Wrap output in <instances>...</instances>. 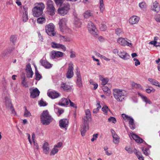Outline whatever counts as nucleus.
<instances>
[{
	"instance_id": "nucleus-1",
	"label": "nucleus",
	"mask_w": 160,
	"mask_h": 160,
	"mask_svg": "<svg viewBox=\"0 0 160 160\" xmlns=\"http://www.w3.org/2000/svg\"><path fill=\"white\" fill-rule=\"evenodd\" d=\"M112 94L118 102H122L125 98L126 92L123 90L115 88L112 90Z\"/></svg>"
},
{
	"instance_id": "nucleus-2",
	"label": "nucleus",
	"mask_w": 160,
	"mask_h": 160,
	"mask_svg": "<svg viewBox=\"0 0 160 160\" xmlns=\"http://www.w3.org/2000/svg\"><path fill=\"white\" fill-rule=\"evenodd\" d=\"M40 117L41 122L43 125H48L52 121V118L47 110L43 111Z\"/></svg>"
},
{
	"instance_id": "nucleus-3",
	"label": "nucleus",
	"mask_w": 160,
	"mask_h": 160,
	"mask_svg": "<svg viewBox=\"0 0 160 160\" xmlns=\"http://www.w3.org/2000/svg\"><path fill=\"white\" fill-rule=\"evenodd\" d=\"M45 8V5L42 2L38 3L37 6L34 7L32 9L34 17H38L41 15L43 12V10Z\"/></svg>"
},
{
	"instance_id": "nucleus-4",
	"label": "nucleus",
	"mask_w": 160,
	"mask_h": 160,
	"mask_svg": "<svg viewBox=\"0 0 160 160\" xmlns=\"http://www.w3.org/2000/svg\"><path fill=\"white\" fill-rule=\"evenodd\" d=\"M67 20L65 18L60 20L59 25L61 31L63 32H70L71 30L66 26Z\"/></svg>"
},
{
	"instance_id": "nucleus-5",
	"label": "nucleus",
	"mask_w": 160,
	"mask_h": 160,
	"mask_svg": "<svg viewBox=\"0 0 160 160\" xmlns=\"http://www.w3.org/2000/svg\"><path fill=\"white\" fill-rule=\"evenodd\" d=\"M70 8V5L68 3H64L62 7L58 9V12L62 15L64 16L68 13Z\"/></svg>"
},
{
	"instance_id": "nucleus-6",
	"label": "nucleus",
	"mask_w": 160,
	"mask_h": 160,
	"mask_svg": "<svg viewBox=\"0 0 160 160\" xmlns=\"http://www.w3.org/2000/svg\"><path fill=\"white\" fill-rule=\"evenodd\" d=\"M87 28L90 32L94 37H96L98 35L97 29L95 25L92 22H88Z\"/></svg>"
},
{
	"instance_id": "nucleus-7",
	"label": "nucleus",
	"mask_w": 160,
	"mask_h": 160,
	"mask_svg": "<svg viewBox=\"0 0 160 160\" xmlns=\"http://www.w3.org/2000/svg\"><path fill=\"white\" fill-rule=\"evenodd\" d=\"M47 9L51 15H53L55 13L56 9L54 6V3L52 0H47Z\"/></svg>"
},
{
	"instance_id": "nucleus-8",
	"label": "nucleus",
	"mask_w": 160,
	"mask_h": 160,
	"mask_svg": "<svg viewBox=\"0 0 160 160\" xmlns=\"http://www.w3.org/2000/svg\"><path fill=\"white\" fill-rule=\"evenodd\" d=\"M54 28V25L52 23H50L46 26V32L48 35L52 36H54L55 33Z\"/></svg>"
},
{
	"instance_id": "nucleus-9",
	"label": "nucleus",
	"mask_w": 160,
	"mask_h": 160,
	"mask_svg": "<svg viewBox=\"0 0 160 160\" xmlns=\"http://www.w3.org/2000/svg\"><path fill=\"white\" fill-rule=\"evenodd\" d=\"M122 116L125 120H127L129 121V124L131 129L132 130L134 129L135 128V125L134 123V120L132 118L124 114H122Z\"/></svg>"
},
{
	"instance_id": "nucleus-10",
	"label": "nucleus",
	"mask_w": 160,
	"mask_h": 160,
	"mask_svg": "<svg viewBox=\"0 0 160 160\" xmlns=\"http://www.w3.org/2000/svg\"><path fill=\"white\" fill-rule=\"evenodd\" d=\"M63 56V52L60 51L53 50L50 54V58L51 59L54 60L62 57Z\"/></svg>"
},
{
	"instance_id": "nucleus-11",
	"label": "nucleus",
	"mask_w": 160,
	"mask_h": 160,
	"mask_svg": "<svg viewBox=\"0 0 160 160\" xmlns=\"http://www.w3.org/2000/svg\"><path fill=\"white\" fill-rule=\"evenodd\" d=\"M127 38H120L117 40L118 42L121 46H127L130 47H132V44L131 43L128 42L127 40Z\"/></svg>"
},
{
	"instance_id": "nucleus-12",
	"label": "nucleus",
	"mask_w": 160,
	"mask_h": 160,
	"mask_svg": "<svg viewBox=\"0 0 160 160\" xmlns=\"http://www.w3.org/2000/svg\"><path fill=\"white\" fill-rule=\"evenodd\" d=\"M76 84L78 87H81L82 86V79L80 71L78 68L76 69Z\"/></svg>"
},
{
	"instance_id": "nucleus-13",
	"label": "nucleus",
	"mask_w": 160,
	"mask_h": 160,
	"mask_svg": "<svg viewBox=\"0 0 160 160\" xmlns=\"http://www.w3.org/2000/svg\"><path fill=\"white\" fill-rule=\"evenodd\" d=\"M73 64L71 62L68 64V70L66 73V77L68 78H71L73 76Z\"/></svg>"
},
{
	"instance_id": "nucleus-14",
	"label": "nucleus",
	"mask_w": 160,
	"mask_h": 160,
	"mask_svg": "<svg viewBox=\"0 0 160 160\" xmlns=\"http://www.w3.org/2000/svg\"><path fill=\"white\" fill-rule=\"evenodd\" d=\"M30 93V96L31 98H34L38 97L40 94V92L38 89L36 88H29Z\"/></svg>"
},
{
	"instance_id": "nucleus-15",
	"label": "nucleus",
	"mask_w": 160,
	"mask_h": 160,
	"mask_svg": "<svg viewBox=\"0 0 160 160\" xmlns=\"http://www.w3.org/2000/svg\"><path fill=\"white\" fill-rule=\"evenodd\" d=\"M48 96L52 99H55L60 96V94L56 91L52 90H49L47 92Z\"/></svg>"
},
{
	"instance_id": "nucleus-16",
	"label": "nucleus",
	"mask_w": 160,
	"mask_h": 160,
	"mask_svg": "<svg viewBox=\"0 0 160 160\" xmlns=\"http://www.w3.org/2000/svg\"><path fill=\"white\" fill-rule=\"evenodd\" d=\"M25 71L27 77L28 78H32L33 72L32 70L31 65L29 63H28L27 65Z\"/></svg>"
},
{
	"instance_id": "nucleus-17",
	"label": "nucleus",
	"mask_w": 160,
	"mask_h": 160,
	"mask_svg": "<svg viewBox=\"0 0 160 160\" xmlns=\"http://www.w3.org/2000/svg\"><path fill=\"white\" fill-rule=\"evenodd\" d=\"M51 44L52 47L53 48L61 49L63 51H65L66 50V47L63 44H59L54 42H52Z\"/></svg>"
},
{
	"instance_id": "nucleus-18",
	"label": "nucleus",
	"mask_w": 160,
	"mask_h": 160,
	"mask_svg": "<svg viewBox=\"0 0 160 160\" xmlns=\"http://www.w3.org/2000/svg\"><path fill=\"white\" fill-rule=\"evenodd\" d=\"M68 121L67 119H63L59 121V125L60 128H64L66 130L68 126Z\"/></svg>"
},
{
	"instance_id": "nucleus-19",
	"label": "nucleus",
	"mask_w": 160,
	"mask_h": 160,
	"mask_svg": "<svg viewBox=\"0 0 160 160\" xmlns=\"http://www.w3.org/2000/svg\"><path fill=\"white\" fill-rule=\"evenodd\" d=\"M118 56L124 60L129 59L130 57V56L124 51H121L118 54Z\"/></svg>"
},
{
	"instance_id": "nucleus-20",
	"label": "nucleus",
	"mask_w": 160,
	"mask_h": 160,
	"mask_svg": "<svg viewBox=\"0 0 160 160\" xmlns=\"http://www.w3.org/2000/svg\"><path fill=\"white\" fill-rule=\"evenodd\" d=\"M85 116L83 118V122L84 123L88 122V120L91 119V114L90 110L89 109H87L85 110Z\"/></svg>"
},
{
	"instance_id": "nucleus-21",
	"label": "nucleus",
	"mask_w": 160,
	"mask_h": 160,
	"mask_svg": "<svg viewBox=\"0 0 160 160\" xmlns=\"http://www.w3.org/2000/svg\"><path fill=\"white\" fill-rule=\"evenodd\" d=\"M111 132L113 138V142L115 144H118L119 142V138L113 129L111 130Z\"/></svg>"
},
{
	"instance_id": "nucleus-22",
	"label": "nucleus",
	"mask_w": 160,
	"mask_h": 160,
	"mask_svg": "<svg viewBox=\"0 0 160 160\" xmlns=\"http://www.w3.org/2000/svg\"><path fill=\"white\" fill-rule=\"evenodd\" d=\"M130 138H132L137 143H142L143 142V139L138 135L133 133H131L129 135Z\"/></svg>"
},
{
	"instance_id": "nucleus-23",
	"label": "nucleus",
	"mask_w": 160,
	"mask_h": 160,
	"mask_svg": "<svg viewBox=\"0 0 160 160\" xmlns=\"http://www.w3.org/2000/svg\"><path fill=\"white\" fill-rule=\"evenodd\" d=\"M83 124L82 126L81 127V135L82 136H84L85 135V132L88 129V122L87 123H84V122H83Z\"/></svg>"
},
{
	"instance_id": "nucleus-24",
	"label": "nucleus",
	"mask_w": 160,
	"mask_h": 160,
	"mask_svg": "<svg viewBox=\"0 0 160 160\" xmlns=\"http://www.w3.org/2000/svg\"><path fill=\"white\" fill-rule=\"evenodd\" d=\"M42 65L46 68H49L52 67V64L48 62L46 60L41 59L40 61Z\"/></svg>"
},
{
	"instance_id": "nucleus-25",
	"label": "nucleus",
	"mask_w": 160,
	"mask_h": 160,
	"mask_svg": "<svg viewBox=\"0 0 160 160\" xmlns=\"http://www.w3.org/2000/svg\"><path fill=\"white\" fill-rule=\"evenodd\" d=\"M152 10L158 12L160 10V6L159 3L156 1L154 2L152 7Z\"/></svg>"
},
{
	"instance_id": "nucleus-26",
	"label": "nucleus",
	"mask_w": 160,
	"mask_h": 160,
	"mask_svg": "<svg viewBox=\"0 0 160 160\" xmlns=\"http://www.w3.org/2000/svg\"><path fill=\"white\" fill-rule=\"evenodd\" d=\"M139 18L136 16H133L131 17L129 20V22L131 24H133L138 23Z\"/></svg>"
},
{
	"instance_id": "nucleus-27",
	"label": "nucleus",
	"mask_w": 160,
	"mask_h": 160,
	"mask_svg": "<svg viewBox=\"0 0 160 160\" xmlns=\"http://www.w3.org/2000/svg\"><path fill=\"white\" fill-rule=\"evenodd\" d=\"M42 149L44 153L48 154L49 151V145L47 142H45L43 144Z\"/></svg>"
},
{
	"instance_id": "nucleus-28",
	"label": "nucleus",
	"mask_w": 160,
	"mask_h": 160,
	"mask_svg": "<svg viewBox=\"0 0 160 160\" xmlns=\"http://www.w3.org/2000/svg\"><path fill=\"white\" fill-rule=\"evenodd\" d=\"M138 95L140 97L143 101L144 102H146V103L147 104H152V102L150 101V100L149 99H148L146 96L142 95L140 92H138Z\"/></svg>"
},
{
	"instance_id": "nucleus-29",
	"label": "nucleus",
	"mask_w": 160,
	"mask_h": 160,
	"mask_svg": "<svg viewBox=\"0 0 160 160\" xmlns=\"http://www.w3.org/2000/svg\"><path fill=\"white\" fill-rule=\"evenodd\" d=\"M23 11L22 20L24 22H26L28 19V9L24 7Z\"/></svg>"
},
{
	"instance_id": "nucleus-30",
	"label": "nucleus",
	"mask_w": 160,
	"mask_h": 160,
	"mask_svg": "<svg viewBox=\"0 0 160 160\" xmlns=\"http://www.w3.org/2000/svg\"><path fill=\"white\" fill-rule=\"evenodd\" d=\"M69 99H68L67 98H63L58 103V104L61 106L68 105L69 103Z\"/></svg>"
},
{
	"instance_id": "nucleus-31",
	"label": "nucleus",
	"mask_w": 160,
	"mask_h": 160,
	"mask_svg": "<svg viewBox=\"0 0 160 160\" xmlns=\"http://www.w3.org/2000/svg\"><path fill=\"white\" fill-rule=\"evenodd\" d=\"M99 80L101 81V84L103 86H105L108 82V79L107 78H104L103 76L99 75Z\"/></svg>"
},
{
	"instance_id": "nucleus-32",
	"label": "nucleus",
	"mask_w": 160,
	"mask_h": 160,
	"mask_svg": "<svg viewBox=\"0 0 160 160\" xmlns=\"http://www.w3.org/2000/svg\"><path fill=\"white\" fill-rule=\"evenodd\" d=\"M54 111L55 112L58 116L62 114L64 112L63 109L59 108L57 106L54 105Z\"/></svg>"
},
{
	"instance_id": "nucleus-33",
	"label": "nucleus",
	"mask_w": 160,
	"mask_h": 160,
	"mask_svg": "<svg viewBox=\"0 0 160 160\" xmlns=\"http://www.w3.org/2000/svg\"><path fill=\"white\" fill-rule=\"evenodd\" d=\"M102 89L105 94L107 96H109L111 94V91L110 89L107 86H103L102 87Z\"/></svg>"
},
{
	"instance_id": "nucleus-34",
	"label": "nucleus",
	"mask_w": 160,
	"mask_h": 160,
	"mask_svg": "<svg viewBox=\"0 0 160 160\" xmlns=\"http://www.w3.org/2000/svg\"><path fill=\"white\" fill-rule=\"evenodd\" d=\"M81 22L79 19L77 17L74 18V24L76 28H79L81 25Z\"/></svg>"
},
{
	"instance_id": "nucleus-35",
	"label": "nucleus",
	"mask_w": 160,
	"mask_h": 160,
	"mask_svg": "<svg viewBox=\"0 0 160 160\" xmlns=\"http://www.w3.org/2000/svg\"><path fill=\"white\" fill-rule=\"evenodd\" d=\"M59 38L60 40L63 42H70L71 40L70 38L66 36H63L60 35Z\"/></svg>"
},
{
	"instance_id": "nucleus-36",
	"label": "nucleus",
	"mask_w": 160,
	"mask_h": 160,
	"mask_svg": "<svg viewBox=\"0 0 160 160\" xmlns=\"http://www.w3.org/2000/svg\"><path fill=\"white\" fill-rule=\"evenodd\" d=\"M61 88L63 90L66 91L70 89V87L66 83L62 82L61 84Z\"/></svg>"
},
{
	"instance_id": "nucleus-37",
	"label": "nucleus",
	"mask_w": 160,
	"mask_h": 160,
	"mask_svg": "<svg viewBox=\"0 0 160 160\" xmlns=\"http://www.w3.org/2000/svg\"><path fill=\"white\" fill-rule=\"evenodd\" d=\"M92 15L93 13L92 11L90 10L87 11L84 13V16L85 18H88Z\"/></svg>"
},
{
	"instance_id": "nucleus-38",
	"label": "nucleus",
	"mask_w": 160,
	"mask_h": 160,
	"mask_svg": "<svg viewBox=\"0 0 160 160\" xmlns=\"http://www.w3.org/2000/svg\"><path fill=\"white\" fill-rule=\"evenodd\" d=\"M59 149L53 146V147L51 150L50 155V156H53L57 154L58 152Z\"/></svg>"
},
{
	"instance_id": "nucleus-39",
	"label": "nucleus",
	"mask_w": 160,
	"mask_h": 160,
	"mask_svg": "<svg viewBox=\"0 0 160 160\" xmlns=\"http://www.w3.org/2000/svg\"><path fill=\"white\" fill-rule=\"evenodd\" d=\"M46 20L45 17L43 16L37 19V22L39 24H42L43 23L45 22Z\"/></svg>"
},
{
	"instance_id": "nucleus-40",
	"label": "nucleus",
	"mask_w": 160,
	"mask_h": 160,
	"mask_svg": "<svg viewBox=\"0 0 160 160\" xmlns=\"http://www.w3.org/2000/svg\"><path fill=\"white\" fill-rule=\"evenodd\" d=\"M139 6L142 10L145 11L146 10L147 6L144 2H142L139 3Z\"/></svg>"
},
{
	"instance_id": "nucleus-41",
	"label": "nucleus",
	"mask_w": 160,
	"mask_h": 160,
	"mask_svg": "<svg viewBox=\"0 0 160 160\" xmlns=\"http://www.w3.org/2000/svg\"><path fill=\"white\" fill-rule=\"evenodd\" d=\"M148 80L150 82L151 84L156 86H157L158 82L157 81L152 78H149Z\"/></svg>"
},
{
	"instance_id": "nucleus-42",
	"label": "nucleus",
	"mask_w": 160,
	"mask_h": 160,
	"mask_svg": "<svg viewBox=\"0 0 160 160\" xmlns=\"http://www.w3.org/2000/svg\"><path fill=\"white\" fill-rule=\"evenodd\" d=\"M17 36L16 35H13L11 36L10 38V41L14 44L17 41Z\"/></svg>"
},
{
	"instance_id": "nucleus-43",
	"label": "nucleus",
	"mask_w": 160,
	"mask_h": 160,
	"mask_svg": "<svg viewBox=\"0 0 160 160\" xmlns=\"http://www.w3.org/2000/svg\"><path fill=\"white\" fill-rule=\"evenodd\" d=\"M132 85L133 87L135 88L140 89H141L142 88V86L140 84H137L135 82H132Z\"/></svg>"
},
{
	"instance_id": "nucleus-44",
	"label": "nucleus",
	"mask_w": 160,
	"mask_h": 160,
	"mask_svg": "<svg viewBox=\"0 0 160 160\" xmlns=\"http://www.w3.org/2000/svg\"><path fill=\"white\" fill-rule=\"evenodd\" d=\"M35 79L36 80L39 81L42 78L41 75L38 72H35Z\"/></svg>"
},
{
	"instance_id": "nucleus-45",
	"label": "nucleus",
	"mask_w": 160,
	"mask_h": 160,
	"mask_svg": "<svg viewBox=\"0 0 160 160\" xmlns=\"http://www.w3.org/2000/svg\"><path fill=\"white\" fill-rule=\"evenodd\" d=\"M24 108L25 109V111H24V116L26 117H28L31 116V113L28 110H27L26 107H25Z\"/></svg>"
},
{
	"instance_id": "nucleus-46",
	"label": "nucleus",
	"mask_w": 160,
	"mask_h": 160,
	"mask_svg": "<svg viewBox=\"0 0 160 160\" xmlns=\"http://www.w3.org/2000/svg\"><path fill=\"white\" fill-rule=\"evenodd\" d=\"M38 104L40 106L43 107L46 106L47 105V103L46 102L44 101L42 99H41L40 101L38 102Z\"/></svg>"
},
{
	"instance_id": "nucleus-47",
	"label": "nucleus",
	"mask_w": 160,
	"mask_h": 160,
	"mask_svg": "<svg viewBox=\"0 0 160 160\" xmlns=\"http://www.w3.org/2000/svg\"><path fill=\"white\" fill-rule=\"evenodd\" d=\"M108 121L110 122H112L113 123H115L116 122V118L113 117H110L108 118Z\"/></svg>"
},
{
	"instance_id": "nucleus-48",
	"label": "nucleus",
	"mask_w": 160,
	"mask_h": 160,
	"mask_svg": "<svg viewBox=\"0 0 160 160\" xmlns=\"http://www.w3.org/2000/svg\"><path fill=\"white\" fill-rule=\"evenodd\" d=\"M125 150L129 153H132L133 152V151L132 149L129 146H127L125 148Z\"/></svg>"
},
{
	"instance_id": "nucleus-49",
	"label": "nucleus",
	"mask_w": 160,
	"mask_h": 160,
	"mask_svg": "<svg viewBox=\"0 0 160 160\" xmlns=\"http://www.w3.org/2000/svg\"><path fill=\"white\" fill-rule=\"evenodd\" d=\"M63 143L62 142H59L57 144L55 145L54 146L58 149L62 146Z\"/></svg>"
},
{
	"instance_id": "nucleus-50",
	"label": "nucleus",
	"mask_w": 160,
	"mask_h": 160,
	"mask_svg": "<svg viewBox=\"0 0 160 160\" xmlns=\"http://www.w3.org/2000/svg\"><path fill=\"white\" fill-rule=\"evenodd\" d=\"M154 19L155 21L158 22L160 23V14H156L154 16Z\"/></svg>"
},
{
	"instance_id": "nucleus-51",
	"label": "nucleus",
	"mask_w": 160,
	"mask_h": 160,
	"mask_svg": "<svg viewBox=\"0 0 160 160\" xmlns=\"http://www.w3.org/2000/svg\"><path fill=\"white\" fill-rule=\"evenodd\" d=\"M22 85L25 87H28V85L27 84V82H26V80H25V78L24 77L23 78V80L22 82Z\"/></svg>"
},
{
	"instance_id": "nucleus-52",
	"label": "nucleus",
	"mask_w": 160,
	"mask_h": 160,
	"mask_svg": "<svg viewBox=\"0 0 160 160\" xmlns=\"http://www.w3.org/2000/svg\"><path fill=\"white\" fill-rule=\"evenodd\" d=\"M102 111L105 114L107 113L109 110L108 107L107 106H103L102 108Z\"/></svg>"
},
{
	"instance_id": "nucleus-53",
	"label": "nucleus",
	"mask_w": 160,
	"mask_h": 160,
	"mask_svg": "<svg viewBox=\"0 0 160 160\" xmlns=\"http://www.w3.org/2000/svg\"><path fill=\"white\" fill-rule=\"evenodd\" d=\"M107 28L106 26L104 24H101V25L100 28V30L102 31H104Z\"/></svg>"
},
{
	"instance_id": "nucleus-54",
	"label": "nucleus",
	"mask_w": 160,
	"mask_h": 160,
	"mask_svg": "<svg viewBox=\"0 0 160 160\" xmlns=\"http://www.w3.org/2000/svg\"><path fill=\"white\" fill-rule=\"evenodd\" d=\"M115 32L118 35H120L122 33V32L121 29L118 28L116 29Z\"/></svg>"
},
{
	"instance_id": "nucleus-55",
	"label": "nucleus",
	"mask_w": 160,
	"mask_h": 160,
	"mask_svg": "<svg viewBox=\"0 0 160 160\" xmlns=\"http://www.w3.org/2000/svg\"><path fill=\"white\" fill-rule=\"evenodd\" d=\"M105 6L104 4L102 5H100L99 9L101 12L102 13L105 10Z\"/></svg>"
},
{
	"instance_id": "nucleus-56",
	"label": "nucleus",
	"mask_w": 160,
	"mask_h": 160,
	"mask_svg": "<svg viewBox=\"0 0 160 160\" xmlns=\"http://www.w3.org/2000/svg\"><path fill=\"white\" fill-rule=\"evenodd\" d=\"M69 102L70 103V105L71 107H72L75 108H77V105L72 102L70 100H69Z\"/></svg>"
},
{
	"instance_id": "nucleus-57",
	"label": "nucleus",
	"mask_w": 160,
	"mask_h": 160,
	"mask_svg": "<svg viewBox=\"0 0 160 160\" xmlns=\"http://www.w3.org/2000/svg\"><path fill=\"white\" fill-rule=\"evenodd\" d=\"M133 60L135 61V65L136 66L140 64V62L139 60L136 58H134Z\"/></svg>"
},
{
	"instance_id": "nucleus-58",
	"label": "nucleus",
	"mask_w": 160,
	"mask_h": 160,
	"mask_svg": "<svg viewBox=\"0 0 160 160\" xmlns=\"http://www.w3.org/2000/svg\"><path fill=\"white\" fill-rule=\"evenodd\" d=\"M142 150L143 152L144 153L146 156H148L149 155V153L148 152V149L145 148H143L142 149Z\"/></svg>"
},
{
	"instance_id": "nucleus-59",
	"label": "nucleus",
	"mask_w": 160,
	"mask_h": 160,
	"mask_svg": "<svg viewBox=\"0 0 160 160\" xmlns=\"http://www.w3.org/2000/svg\"><path fill=\"white\" fill-rule=\"evenodd\" d=\"M98 133L94 134L93 135L92 138L91 139V141L93 142L95 140H96L97 138H98Z\"/></svg>"
},
{
	"instance_id": "nucleus-60",
	"label": "nucleus",
	"mask_w": 160,
	"mask_h": 160,
	"mask_svg": "<svg viewBox=\"0 0 160 160\" xmlns=\"http://www.w3.org/2000/svg\"><path fill=\"white\" fill-rule=\"evenodd\" d=\"M136 156L138 159L139 160H144L143 158L141 152L139 153Z\"/></svg>"
},
{
	"instance_id": "nucleus-61",
	"label": "nucleus",
	"mask_w": 160,
	"mask_h": 160,
	"mask_svg": "<svg viewBox=\"0 0 160 160\" xmlns=\"http://www.w3.org/2000/svg\"><path fill=\"white\" fill-rule=\"evenodd\" d=\"M33 142L34 145V149L38 150L39 148V146L38 144L36 142V141H34Z\"/></svg>"
},
{
	"instance_id": "nucleus-62",
	"label": "nucleus",
	"mask_w": 160,
	"mask_h": 160,
	"mask_svg": "<svg viewBox=\"0 0 160 160\" xmlns=\"http://www.w3.org/2000/svg\"><path fill=\"white\" fill-rule=\"evenodd\" d=\"M10 109L12 112V114H13V115H16V113L13 107H11L10 108Z\"/></svg>"
},
{
	"instance_id": "nucleus-63",
	"label": "nucleus",
	"mask_w": 160,
	"mask_h": 160,
	"mask_svg": "<svg viewBox=\"0 0 160 160\" xmlns=\"http://www.w3.org/2000/svg\"><path fill=\"white\" fill-rule=\"evenodd\" d=\"M157 43V42L156 41H152L149 42V44L153 45L155 46H156Z\"/></svg>"
},
{
	"instance_id": "nucleus-64",
	"label": "nucleus",
	"mask_w": 160,
	"mask_h": 160,
	"mask_svg": "<svg viewBox=\"0 0 160 160\" xmlns=\"http://www.w3.org/2000/svg\"><path fill=\"white\" fill-rule=\"evenodd\" d=\"M98 39L100 42H103L105 41V39L102 36H100L98 37Z\"/></svg>"
}]
</instances>
